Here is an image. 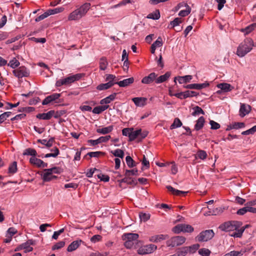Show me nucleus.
I'll return each mask as SVG.
<instances>
[{"mask_svg":"<svg viewBox=\"0 0 256 256\" xmlns=\"http://www.w3.org/2000/svg\"><path fill=\"white\" fill-rule=\"evenodd\" d=\"M23 154L32 156L34 157L37 155V152L34 149L32 148H28L24 150Z\"/></svg>","mask_w":256,"mask_h":256,"instance_id":"c756f323","label":"nucleus"},{"mask_svg":"<svg viewBox=\"0 0 256 256\" xmlns=\"http://www.w3.org/2000/svg\"><path fill=\"white\" fill-rule=\"evenodd\" d=\"M185 6L186 7V10H182L178 13V16H188L191 11L190 8L188 5V4H185Z\"/></svg>","mask_w":256,"mask_h":256,"instance_id":"72a5a7b5","label":"nucleus"},{"mask_svg":"<svg viewBox=\"0 0 256 256\" xmlns=\"http://www.w3.org/2000/svg\"><path fill=\"white\" fill-rule=\"evenodd\" d=\"M198 156L202 159V160H204L207 157V154L206 152L203 150H200L198 152Z\"/></svg>","mask_w":256,"mask_h":256,"instance_id":"13d9d810","label":"nucleus"},{"mask_svg":"<svg viewBox=\"0 0 256 256\" xmlns=\"http://www.w3.org/2000/svg\"><path fill=\"white\" fill-rule=\"evenodd\" d=\"M41 161H42L41 160L38 158H36L35 156L34 157L32 156L30 159V162L31 164H33L38 168H40Z\"/></svg>","mask_w":256,"mask_h":256,"instance_id":"473e14b6","label":"nucleus"},{"mask_svg":"<svg viewBox=\"0 0 256 256\" xmlns=\"http://www.w3.org/2000/svg\"><path fill=\"white\" fill-rule=\"evenodd\" d=\"M200 246L199 244H194L190 246H186L188 248V252L190 254H194L198 249Z\"/></svg>","mask_w":256,"mask_h":256,"instance_id":"58836bf2","label":"nucleus"},{"mask_svg":"<svg viewBox=\"0 0 256 256\" xmlns=\"http://www.w3.org/2000/svg\"><path fill=\"white\" fill-rule=\"evenodd\" d=\"M210 124L211 126L210 128L212 130H218L220 127V126L218 123L214 122L213 120H210Z\"/></svg>","mask_w":256,"mask_h":256,"instance_id":"6e6d98bb","label":"nucleus"},{"mask_svg":"<svg viewBox=\"0 0 256 256\" xmlns=\"http://www.w3.org/2000/svg\"><path fill=\"white\" fill-rule=\"evenodd\" d=\"M141 134V129H139L136 130H132L130 134V141L134 140L138 136H140Z\"/></svg>","mask_w":256,"mask_h":256,"instance_id":"bb28decb","label":"nucleus"},{"mask_svg":"<svg viewBox=\"0 0 256 256\" xmlns=\"http://www.w3.org/2000/svg\"><path fill=\"white\" fill-rule=\"evenodd\" d=\"M90 6V3L86 2L79 8L72 12L68 17L69 20H76L84 16Z\"/></svg>","mask_w":256,"mask_h":256,"instance_id":"f03ea898","label":"nucleus"},{"mask_svg":"<svg viewBox=\"0 0 256 256\" xmlns=\"http://www.w3.org/2000/svg\"><path fill=\"white\" fill-rule=\"evenodd\" d=\"M108 62L104 58H102L100 61V68L101 70H105L107 67Z\"/></svg>","mask_w":256,"mask_h":256,"instance_id":"e433bc0d","label":"nucleus"},{"mask_svg":"<svg viewBox=\"0 0 256 256\" xmlns=\"http://www.w3.org/2000/svg\"><path fill=\"white\" fill-rule=\"evenodd\" d=\"M198 253L202 256H209L210 251L208 249L203 248L198 250Z\"/></svg>","mask_w":256,"mask_h":256,"instance_id":"3c124183","label":"nucleus"},{"mask_svg":"<svg viewBox=\"0 0 256 256\" xmlns=\"http://www.w3.org/2000/svg\"><path fill=\"white\" fill-rule=\"evenodd\" d=\"M245 124L244 122H234L232 124V127L234 129H238L244 128Z\"/></svg>","mask_w":256,"mask_h":256,"instance_id":"e2e57ef3","label":"nucleus"},{"mask_svg":"<svg viewBox=\"0 0 256 256\" xmlns=\"http://www.w3.org/2000/svg\"><path fill=\"white\" fill-rule=\"evenodd\" d=\"M35 244V240L32 239L28 240L26 242L22 244V246L24 250V252L26 253L32 251L33 248L31 246H34Z\"/></svg>","mask_w":256,"mask_h":256,"instance_id":"f8f14e48","label":"nucleus"},{"mask_svg":"<svg viewBox=\"0 0 256 256\" xmlns=\"http://www.w3.org/2000/svg\"><path fill=\"white\" fill-rule=\"evenodd\" d=\"M136 106L142 107L146 105L147 98L144 97H136L132 99Z\"/></svg>","mask_w":256,"mask_h":256,"instance_id":"2eb2a0df","label":"nucleus"},{"mask_svg":"<svg viewBox=\"0 0 256 256\" xmlns=\"http://www.w3.org/2000/svg\"><path fill=\"white\" fill-rule=\"evenodd\" d=\"M54 114V110H50L47 113L38 114L36 116V118L44 120H50Z\"/></svg>","mask_w":256,"mask_h":256,"instance_id":"dca6fc26","label":"nucleus"},{"mask_svg":"<svg viewBox=\"0 0 256 256\" xmlns=\"http://www.w3.org/2000/svg\"><path fill=\"white\" fill-rule=\"evenodd\" d=\"M186 98L197 96L198 94L194 91L186 90L184 92Z\"/></svg>","mask_w":256,"mask_h":256,"instance_id":"09e8293b","label":"nucleus"},{"mask_svg":"<svg viewBox=\"0 0 256 256\" xmlns=\"http://www.w3.org/2000/svg\"><path fill=\"white\" fill-rule=\"evenodd\" d=\"M134 82V78H130L116 82L120 87H126L132 84Z\"/></svg>","mask_w":256,"mask_h":256,"instance_id":"412c9836","label":"nucleus"},{"mask_svg":"<svg viewBox=\"0 0 256 256\" xmlns=\"http://www.w3.org/2000/svg\"><path fill=\"white\" fill-rule=\"evenodd\" d=\"M182 22V20L180 18H175L174 20L170 22V25H172L171 28H174L176 26H178Z\"/></svg>","mask_w":256,"mask_h":256,"instance_id":"de8ad7c7","label":"nucleus"},{"mask_svg":"<svg viewBox=\"0 0 256 256\" xmlns=\"http://www.w3.org/2000/svg\"><path fill=\"white\" fill-rule=\"evenodd\" d=\"M96 172H99V170L96 168H91L87 172L86 176L88 178H92Z\"/></svg>","mask_w":256,"mask_h":256,"instance_id":"bf43d9fd","label":"nucleus"},{"mask_svg":"<svg viewBox=\"0 0 256 256\" xmlns=\"http://www.w3.org/2000/svg\"><path fill=\"white\" fill-rule=\"evenodd\" d=\"M214 233L212 230H206L202 232L196 237L198 242H206L211 240L214 236Z\"/></svg>","mask_w":256,"mask_h":256,"instance_id":"0eeeda50","label":"nucleus"},{"mask_svg":"<svg viewBox=\"0 0 256 256\" xmlns=\"http://www.w3.org/2000/svg\"><path fill=\"white\" fill-rule=\"evenodd\" d=\"M110 152L115 156L123 158L124 156V152L120 149H116L115 150H112Z\"/></svg>","mask_w":256,"mask_h":256,"instance_id":"7c9ffc66","label":"nucleus"},{"mask_svg":"<svg viewBox=\"0 0 256 256\" xmlns=\"http://www.w3.org/2000/svg\"><path fill=\"white\" fill-rule=\"evenodd\" d=\"M160 18V13L158 10H156L154 12L148 14L147 18L152 20H158Z\"/></svg>","mask_w":256,"mask_h":256,"instance_id":"c9c22d12","label":"nucleus"},{"mask_svg":"<svg viewBox=\"0 0 256 256\" xmlns=\"http://www.w3.org/2000/svg\"><path fill=\"white\" fill-rule=\"evenodd\" d=\"M50 151H54V152L47 154L44 155V158H50V157H54L56 158L60 154V150L58 148L56 147H55L54 149H51Z\"/></svg>","mask_w":256,"mask_h":256,"instance_id":"c85d7f7f","label":"nucleus"},{"mask_svg":"<svg viewBox=\"0 0 256 256\" xmlns=\"http://www.w3.org/2000/svg\"><path fill=\"white\" fill-rule=\"evenodd\" d=\"M242 254L241 252L238 251H232L228 254L226 255L228 256H240Z\"/></svg>","mask_w":256,"mask_h":256,"instance_id":"774afa93","label":"nucleus"},{"mask_svg":"<svg viewBox=\"0 0 256 256\" xmlns=\"http://www.w3.org/2000/svg\"><path fill=\"white\" fill-rule=\"evenodd\" d=\"M102 237L100 235L96 234V235H94V236H92L90 240L92 242L94 243H96L102 240Z\"/></svg>","mask_w":256,"mask_h":256,"instance_id":"69168bd1","label":"nucleus"},{"mask_svg":"<svg viewBox=\"0 0 256 256\" xmlns=\"http://www.w3.org/2000/svg\"><path fill=\"white\" fill-rule=\"evenodd\" d=\"M116 93H114L109 96L106 97L102 99L100 101V104H110L112 101L114 100L116 98Z\"/></svg>","mask_w":256,"mask_h":256,"instance_id":"393cba45","label":"nucleus"},{"mask_svg":"<svg viewBox=\"0 0 256 256\" xmlns=\"http://www.w3.org/2000/svg\"><path fill=\"white\" fill-rule=\"evenodd\" d=\"M17 170V163L16 162H14L9 166L8 172L14 174L16 172Z\"/></svg>","mask_w":256,"mask_h":256,"instance_id":"37998d69","label":"nucleus"},{"mask_svg":"<svg viewBox=\"0 0 256 256\" xmlns=\"http://www.w3.org/2000/svg\"><path fill=\"white\" fill-rule=\"evenodd\" d=\"M139 216L140 220L144 222L147 221L150 218V214H149L141 212L140 213Z\"/></svg>","mask_w":256,"mask_h":256,"instance_id":"603ef678","label":"nucleus"},{"mask_svg":"<svg viewBox=\"0 0 256 256\" xmlns=\"http://www.w3.org/2000/svg\"><path fill=\"white\" fill-rule=\"evenodd\" d=\"M166 188L168 191L170 192L174 195L180 196L182 194H186L187 193L186 192L181 191L178 190H176L170 186H167Z\"/></svg>","mask_w":256,"mask_h":256,"instance_id":"a878e982","label":"nucleus"},{"mask_svg":"<svg viewBox=\"0 0 256 256\" xmlns=\"http://www.w3.org/2000/svg\"><path fill=\"white\" fill-rule=\"evenodd\" d=\"M106 81H108V82H111L112 84V86L114 84H116V82H116V76L114 74H107L106 76Z\"/></svg>","mask_w":256,"mask_h":256,"instance_id":"c03bdc74","label":"nucleus"},{"mask_svg":"<svg viewBox=\"0 0 256 256\" xmlns=\"http://www.w3.org/2000/svg\"><path fill=\"white\" fill-rule=\"evenodd\" d=\"M14 74L18 78L28 77L30 75V70L24 66H21L12 71Z\"/></svg>","mask_w":256,"mask_h":256,"instance_id":"6e6552de","label":"nucleus"},{"mask_svg":"<svg viewBox=\"0 0 256 256\" xmlns=\"http://www.w3.org/2000/svg\"><path fill=\"white\" fill-rule=\"evenodd\" d=\"M217 87L223 90L224 92H230L234 88L233 86L227 83L219 84L217 85Z\"/></svg>","mask_w":256,"mask_h":256,"instance_id":"aec40b11","label":"nucleus"},{"mask_svg":"<svg viewBox=\"0 0 256 256\" xmlns=\"http://www.w3.org/2000/svg\"><path fill=\"white\" fill-rule=\"evenodd\" d=\"M192 79V76L186 75L182 76H178L174 78V82L176 83V80H178L180 84L189 82Z\"/></svg>","mask_w":256,"mask_h":256,"instance_id":"a211bd4d","label":"nucleus"},{"mask_svg":"<svg viewBox=\"0 0 256 256\" xmlns=\"http://www.w3.org/2000/svg\"><path fill=\"white\" fill-rule=\"evenodd\" d=\"M170 72H167L164 74L156 78V83L158 84L166 81L170 78Z\"/></svg>","mask_w":256,"mask_h":256,"instance_id":"6ab92c4d","label":"nucleus"},{"mask_svg":"<svg viewBox=\"0 0 256 256\" xmlns=\"http://www.w3.org/2000/svg\"><path fill=\"white\" fill-rule=\"evenodd\" d=\"M138 236V234L135 233L124 234L122 236V238L125 241L124 243V246L127 248H132L134 244H136Z\"/></svg>","mask_w":256,"mask_h":256,"instance_id":"7ed1b4c3","label":"nucleus"},{"mask_svg":"<svg viewBox=\"0 0 256 256\" xmlns=\"http://www.w3.org/2000/svg\"><path fill=\"white\" fill-rule=\"evenodd\" d=\"M64 10V8L60 7V8H57L54 9L52 10H49L47 11L48 13V16L54 14H58L60 12H62Z\"/></svg>","mask_w":256,"mask_h":256,"instance_id":"79ce46f5","label":"nucleus"},{"mask_svg":"<svg viewBox=\"0 0 256 256\" xmlns=\"http://www.w3.org/2000/svg\"><path fill=\"white\" fill-rule=\"evenodd\" d=\"M133 130V128H124L122 130V135L124 136H128L130 138L131 132Z\"/></svg>","mask_w":256,"mask_h":256,"instance_id":"680f3d73","label":"nucleus"},{"mask_svg":"<svg viewBox=\"0 0 256 256\" xmlns=\"http://www.w3.org/2000/svg\"><path fill=\"white\" fill-rule=\"evenodd\" d=\"M110 138L111 136L110 135L104 136H102L95 140H88V142L90 143L91 146H94L102 142H106Z\"/></svg>","mask_w":256,"mask_h":256,"instance_id":"9d476101","label":"nucleus"},{"mask_svg":"<svg viewBox=\"0 0 256 256\" xmlns=\"http://www.w3.org/2000/svg\"><path fill=\"white\" fill-rule=\"evenodd\" d=\"M162 40L160 36H159L158 39L152 44L155 48H159L162 46Z\"/></svg>","mask_w":256,"mask_h":256,"instance_id":"5fc2aeb1","label":"nucleus"},{"mask_svg":"<svg viewBox=\"0 0 256 256\" xmlns=\"http://www.w3.org/2000/svg\"><path fill=\"white\" fill-rule=\"evenodd\" d=\"M130 176H125L124 178L120 180V182L127 183L130 184H136V182L134 180H130Z\"/></svg>","mask_w":256,"mask_h":256,"instance_id":"49530a36","label":"nucleus"},{"mask_svg":"<svg viewBox=\"0 0 256 256\" xmlns=\"http://www.w3.org/2000/svg\"><path fill=\"white\" fill-rule=\"evenodd\" d=\"M204 118L203 116L200 117L196 121V124L194 125V130L198 131L202 129L204 126Z\"/></svg>","mask_w":256,"mask_h":256,"instance_id":"b1692460","label":"nucleus"},{"mask_svg":"<svg viewBox=\"0 0 256 256\" xmlns=\"http://www.w3.org/2000/svg\"><path fill=\"white\" fill-rule=\"evenodd\" d=\"M188 250L186 246L183 247L181 248L178 252L177 254H176V256H185L187 254H188Z\"/></svg>","mask_w":256,"mask_h":256,"instance_id":"a18cd8bd","label":"nucleus"},{"mask_svg":"<svg viewBox=\"0 0 256 256\" xmlns=\"http://www.w3.org/2000/svg\"><path fill=\"white\" fill-rule=\"evenodd\" d=\"M194 112H192V114L193 116H196L198 115L204 114V111L202 110L201 108L198 106H196L193 108Z\"/></svg>","mask_w":256,"mask_h":256,"instance_id":"2f4dec72","label":"nucleus"},{"mask_svg":"<svg viewBox=\"0 0 256 256\" xmlns=\"http://www.w3.org/2000/svg\"><path fill=\"white\" fill-rule=\"evenodd\" d=\"M46 170L50 172L51 173L53 174H60L61 172V169L58 167H53L50 168L46 169Z\"/></svg>","mask_w":256,"mask_h":256,"instance_id":"864d4df0","label":"nucleus"},{"mask_svg":"<svg viewBox=\"0 0 256 256\" xmlns=\"http://www.w3.org/2000/svg\"><path fill=\"white\" fill-rule=\"evenodd\" d=\"M112 86L111 82H108L106 84H102L98 86L96 88L99 90H107Z\"/></svg>","mask_w":256,"mask_h":256,"instance_id":"cd10ccee","label":"nucleus"},{"mask_svg":"<svg viewBox=\"0 0 256 256\" xmlns=\"http://www.w3.org/2000/svg\"><path fill=\"white\" fill-rule=\"evenodd\" d=\"M82 242V240H77L74 241L72 242L68 247L67 250L68 252H72L76 250L80 244Z\"/></svg>","mask_w":256,"mask_h":256,"instance_id":"5701e85b","label":"nucleus"},{"mask_svg":"<svg viewBox=\"0 0 256 256\" xmlns=\"http://www.w3.org/2000/svg\"><path fill=\"white\" fill-rule=\"evenodd\" d=\"M126 161L127 165L129 168H133L136 166L135 162L133 160L130 156H126Z\"/></svg>","mask_w":256,"mask_h":256,"instance_id":"ea45409f","label":"nucleus"},{"mask_svg":"<svg viewBox=\"0 0 256 256\" xmlns=\"http://www.w3.org/2000/svg\"><path fill=\"white\" fill-rule=\"evenodd\" d=\"M64 242L61 241L55 244L52 248V250H58L64 246Z\"/></svg>","mask_w":256,"mask_h":256,"instance_id":"052dcab7","label":"nucleus"},{"mask_svg":"<svg viewBox=\"0 0 256 256\" xmlns=\"http://www.w3.org/2000/svg\"><path fill=\"white\" fill-rule=\"evenodd\" d=\"M158 74L155 72H152L148 74V76H144L142 80V82L144 84H150L153 82L154 80L156 81V78Z\"/></svg>","mask_w":256,"mask_h":256,"instance_id":"4468645a","label":"nucleus"},{"mask_svg":"<svg viewBox=\"0 0 256 256\" xmlns=\"http://www.w3.org/2000/svg\"><path fill=\"white\" fill-rule=\"evenodd\" d=\"M242 223L238 221H228L220 224L218 228L222 231L233 232L240 227Z\"/></svg>","mask_w":256,"mask_h":256,"instance_id":"20e7f679","label":"nucleus"},{"mask_svg":"<svg viewBox=\"0 0 256 256\" xmlns=\"http://www.w3.org/2000/svg\"><path fill=\"white\" fill-rule=\"evenodd\" d=\"M253 46L254 44L252 39L246 38L238 47L236 54L239 57H243L252 50Z\"/></svg>","mask_w":256,"mask_h":256,"instance_id":"f257e3e1","label":"nucleus"},{"mask_svg":"<svg viewBox=\"0 0 256 256\" xmlns=\"http://www.w3.org/2000/svg\"><path fill=\"white\" fill-rule=\"evenodd\" d=\"M113 129L114 126L111 125L107 127L98 128L96 130V132L102 134H106L110 133Z\"/></svg>","mask_w":256,"mask_h":256,"instance_id":"4be33fe9","label":"nucleus"},{"mask_svg":"<svg viewBox=\"0 0 256 256\" xmlns=\"http://www.w3.org/2000/svg\"><path fill=\"white\" fill-rule=\"evenodd\" d=\"M95 176H97L98 178L100 180L104 182H108L110 180V177L108 176L102 174L101 172L95 174Z\"/></svg>","mask_w":256,"mask_h":256,"instance_id":"a19ab883","label":"nucleus"},{"mask_svg":"<svg viewBox=\"0 0 256 256\" xmlns=\"http://www.w3.org/2000/svg\"><path fill=\"white\" fill-rule=\"evenodd\" d=\"M84 76V74H76L74 75L70 76L65 78H64L65 85L70 84L75 81H77L80 80L82 76Z\"/></svg>","mask_w":256,"mask_h":256,"instance_id":"9b49d317","label":"nucleus"},{"mask_svg":"<svg viewBox=\"0 0 256 256\" xmlns=\"http://www.w3.org/2000/svg\"><path fill=\"white\" fill-rule=\"evenodd\" d=\"M182 126V122L178 118H176L174 120V122L170 126V129H174L179 128Z\"/></svg>","mask_w":256,"mask_h":256,"instance_id":"4c0bfd02","label":"nucleus"},{"mask_svg":"<svg viewBox=\"0 0 256 256\" xmlns=\"http://www.w3.org/2000/svg\"><path fill=\"white\" fill-rule=\"evenodd\" d=\"M138 170L137 169H132L131 170H126L125 172V176H130L131 175L134 176V175H137L138 174Z\"/></svg>","mask_w":256,"mask_h":256,"instance_id":"8fccbe9b","label":"nucleus"},{"mask_svg":"<svg viewBox=\"0 0 256 256\" xmlns=\"http://www.w3.org/2000/svg\"><path fill=\"white\" fill-rule=\"evenodd\" d=\"M157 248V246L153 244H146L141 246L138 250V253L140 254H151Z\"/></svg>","mask_w":256,"mask_h":256,"instance_id":"1a4fd4ad","label":"nucleus"},{"mask_svg":"<svg viewBox=\"0 0 256 256\" xmlns=\"http://www.w3.org/2000/svg\"><path fill=\"white\" fill-rule=\"evenodd\" d=\"M194 231V228L190 224H178L172 228V232L175 234H179L180 232H192Z\"/></svg>","mask_w":256,"mask_h":256,"instance_id":"423d86ee","label":"nucleus"},{"mask_svg":"<svg viewBox=\"0 0 256 256\" xmlns=\"http://www.w3.org/2000/svg\"><path fill=\"white\" fill-rule=\"evenodd\" d=\"M186 238L182 236H176L166 241L168 246L175 247L182 244L186 241Z\"/></svg>","mask_w":256,"mask_h":256,"instance_id":"39448f33","label":"nucleus"},{"mask_svg":"<svg viewBox=\"0 0 256 256\" xmlns=\"http://www.w3.org/2000/svg\"><path fill=\"white\" fill-rule=\"evenodd\" d=\"M251 110V106L245 104H240V116L241 117L244 116L246 114H248Z\"/></svg>","mask_w":256,"mask_h":256,"instance_id":"ddd939ff","label":"nucleus"},{"mask_svg":"<svg viewBox=\"0 0 256 256\" xmlns=\"http://www.w3.org/2000/svg\"><path fill=\"white\" fill-rule=\"evenodd\" d=\"M26 116V115L25 114H18L16 115L14 118H12L10 119V120L12 121L19 120H20L24 118Z\"/></svg>","mask_w":256,"mask_h":256,"instance_id":"338daca9","label":"nucleus"},{"mask_svg":"<svg viewBox=\"0 0 256 256\" xmlns=\"http://www.w3.org/2000/svg\"><path fill=\"white\" fill-rule=\"evenodd\" d=\"M256 28V23H254L246 28L244 30V32H245L246 34H248V33L250 32L252 30H254Z\"/></svg>","mask_w":256,"mask_h":256,"instance_id":"4d7b16f0","label":"nucleus"},{"mask_svg":"<svg viewBox=\"0 0 256 256\" xmlns=\"http://www.w3.org/2000/svg\"><path fill=\"white\" fill-rule=\"evenodd\" d=\"M20 64V62H18V60L14 58L10 61L8 66L12 68H17L18 66Z\"/></svg>","mask_w":256,"mask_h":256,"instance_id":"f704fd0d","label":"nucleus"},{"mask_svg":"<svg viewBox=\"0 0 256 256\" xmlns=\"http://www.w3.org/2000/svg\"><path fill=\"white\" fill-rule=\"evenodd\" d=\"M44 171V174L42 176V180L44 182H50L57 178L56 176L52 175L51 172L46 170V169Z\"/></svg>","mask_w":256,"mask_h":256,"instance_id":"f3484780","label":"nucleus"},{"mask_svg":"<svg viewBox=\"0 0 256 256\" xmlns=\"http://www.w3.org/2000/svg\"><path fill=\"white\" fill-rule=\"evenodd\" d=\"M170 96H175L176 98H180V99L186 98L184 92H180L176 93V94H170Z\"/></svg>","mask_w":256,"mask_h":256,"instance_id":"0e129e2a","label":"nucleus"}]
</instances>
